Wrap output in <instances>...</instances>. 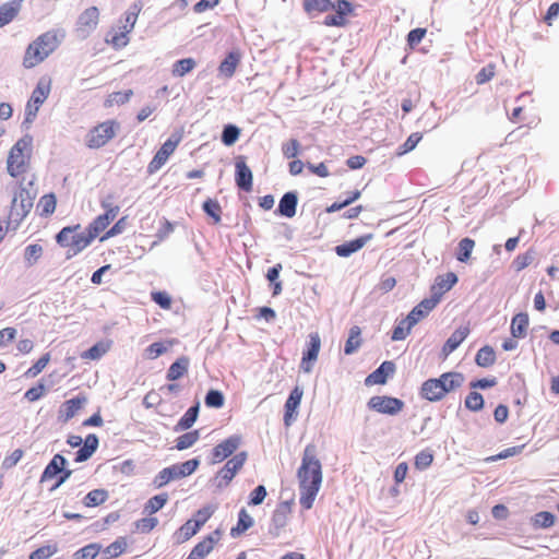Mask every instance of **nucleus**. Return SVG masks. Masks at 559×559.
I'll return each instance as SVG.
<instances>
[{
	"mask_svg": "<svg viewBox=\"0 0 559 559\" xmlns=\"http://www.w3.org/2000/svg\"><path fill=\"white\" fill-rule=\"evenodd\" d=\"M297 478L300 489L299 503L305 510H309L322 484V465L317 456V447L312 443L307 444L304 450Z\"/></svg>",
	"mask_w": 559,
	"mask_h": 559,
	"instance_id": "f257e3e1",
	"label": "nucleus"
},
{
	"mask_svg": "<svg viewBox=\"0 0 559 559\" xmlns=\"http://www.w3.org/2000/svg\"><path fill=\"white\" fill-rule=\"evenodd\" d=\"M33 138L26 134L11 147L7 160V170L11 177L16 178L26 171L29 155L24 154V151L31 148Z\"/></svg>",
	"mask_w": 559,
	"mask_h": 559,
	"instance_id": "f03ea898",
	"label": "nucleus"
},
{
	"mask_svg": "<svg viewBox=\"0 0 559 559\" xmlns=\"http://www.w3.org/2000/svg\"><path fill=\"white\" fill-rule=\"evenodd\" d=\"M34 195L29 190L20 186L17 192L11 202V210L9 213L8 227L17 229L21 222L27 216L33 207Z\"/></svg>",
	"mask_w": 559,
	"mask_h": 559,
	"instance_id": "7ed1b4c3",
	"label": "nucleus"
},
{
	"mask_svg": "<svg viewBox=\"0 0 559 559\" xmlns=\"http://www.w3.org/2000/svg\"><path fill=\"white\" fill-rule=\"evenodd\" d=\"M200 465L198 457L188 460L182 463L173 464L163 468L153 479V485L156 488L166 486L169 481L180 479L193 474Z\"/></svg>",
	"mask_w": 559,
	"mask_h": 559,
	"instance_id": "20e7f679",
	"label": "nucleus"
},
{
	"mask_svg": "<svg viewBox=\"0 0 559 559\" xmlns=\"http://www.w3.org/2000/svg\"><path fill=\"white\" fill-rule=\"evenodd\" d=\"M51 90V80L41 76L32 92L29 99L25 106V119L23 123H32L37 117L38 110L44 102L48 98Z\"/></svg>",
	"mask_w": 559,
	"mask_h": 559,
	"instance_id": "39448f33",
	"label": "nucleus"
},
{
	"mask_svg": "<svg viewBox=\"0 0 559 559\" xmlns=\"http://www.w3.org/2000/svg\"><path fill=\"white\" fill-rule=\"evenodd\" d=\"M181 140L182 133L180 131H175L170 134L150 162L147 166L148 174H154L163 167Z\"/></svg>",
	"mask_w": 559,
	"mask_h": 559,
	"instance_id": "423d86ee",
	"label": "nucleus"
},
{
	"mask_svg": "<svg viewBox=\"0 0 559 559\" xmlns=\"http://www.w3.org/2000/svg\"><path fill=\"white\" fill-rule=\"evenodd\" d=\"M248 457L247 452L241 451L229 459L226 464L221 468L215 479L218 488H224L233 480L238 471L241 469Z\"/></svg>",
	"mask_w": 559,
	"mask_h": 559,
	"instance_id": "0eeeda50",
	"label": "nucleus"
},
{
	"mask_svg": "<svg viewBox=\"0 0 559 559\" xmlns=\"http://www.w3.org/2000/svg\"><path fill=\"white\" fill-rule=\"evenodd\" d=\"M118 123L114 120L105 121L97 127L93 128L87 136V145L92 148H99L104 146L116 134Z\"/></svg>",
	"mask_w": 559,
	"mask_h": 559,
	"instance_id": "6e6552de",
	"label": "nucleus"
},
{
	"mask_svg": "<svg viewBox=\"0 0 559 559\" xmlns=\"http://www.w3.org/2000/svg\"><path fill=\"white\" fill-rule=\"evenodd\" d=\"M367 406L380 414L394 416L404 408L405 404L397 397L376 395L368 401Z\"/></svg>",
	"mask_w": 559,
	"mask_h": 559,
	"instance_id": "1a4fd4ad",
	"label": "nucleus"
},
{
	"mask_svg": "<svg viewBox=\"0 0 559 559\" xmlns=\"http://www.w3.org/2000/svg\"><path fill=\"white\" fill-rule=\"evenodd\" d=\"M99 11L96 7H90L84 10L76 21V35L81 39H85L97 27Z\"/></svg>",
	"mask_w": 559,
	"mask_h": 559,
	"instance_id": "9d476101",
	"label": "nucleus"
},
{
	"mask_svg": "<svg viewBox=\"0 0 559 559\" xmlns=\"http://www.w3.org/2000/svg\"><path fill=\"white\" fill-rule=\"evenodd\" d=\"M331 10H334V14H329L323 20L325 26L344 27L347 23L346 16L354 11V5L348 0H337L333 2Z\"/></svg>",
	"mask_w": 559,
	"mask_h": 559,
	"instance_id": "9b49d317",
	"label": "nucleus"
},
{
	"mask_svg": "<svg viewBox=\"0 0 559 559\" xmlns=\"http://www.w3.org/2000/svg\"><path fill=\"white\" fill-rule=\"evenodd\" d=\"M102 207L105 209V213L98 215L86 229L96 238L106 227L115 219L119 213V206H112L107 201H102Z\"/></svg>",
	"mask_w": 559,
	"mask_h": 559,
	"instance_id": "f8f14e48",
	"label": "nucleus"
},
{
	"mask_svg": "<svg viewBox=\"0 0 559 559\" xmlns=\"http://www.w3.org/2000/svg\"><path fill=\"white\" fill-rule=\"evenodd\" d=\"M309 340L306 344V348L302 352V358L300 368L305 372H311L313 364L318 359V355L321 348V338L319 333L312 332L309 334Z\"/></svg>",
	"mask_w": 559,
	"mask_h": 559,
	"instance_id": "ddd939ff",
	"label": "nucleus"
},
{
	"mask_svg": "<svg viewBox=\"0 0 559 559\" xmlns=\"http://www.w3.org/2000/svg\"><path fill=\"white\" fill-rule=\"evenodd\" d=\"M290 502L282 501L273 512L269 532L272 536L278 537L282 530L286 526L288 514L290 513Z\"/></svg>",
	"mask_w": 559,
	"mask_h": 559,
	"instance_id": "4468645a",
	"label": "nucleus"
},
{
	"mask_svg": "<svg viewBox=\"0 0 559 559\" xmlns=\"http://www.w3.org/2000/svg\"><path fill=\"white\" fill-rule=\"evenodd\" d=\"M241 437L233 435L215 445L212 450L213 463H219L229 457L240 445Z\"/></svg>",
	"mask_w": 559,
	"mask_h": 559,
	"instance_id": "2eb2a0df",
	"label": "nucleus"
},
{
	"mask_svg": "<svg viewBox=\"0 0 559 559\" xmlns=\"http://www.w3.org/2000/svg\"><path fill=\"white\" fill-rule=\"evenodd\" d=\"M373 238L372 234H366L360 237H357L353 240L345 241L341 245H337L334 248L335 253L341 258H348L353 253H356L360 249H362L366 243Z\"/></svg>",
	"mask_w": 559,
	"mask_h": 559,
	"instance_id": "dca6fc26",
	"label": "nucleus"
},
{
	"mask_svg": "<svg viewBox=\"0 0 559 559\" xmlns=\"http://www.w3.org/2000/svg\"><path fill=\"white\" fill-rule=\"evenodd\" d=\"M298 205V193L297 191H288L280 199L275 214L286 218H292L296 215Z\"/></svg>",
	"mask_w": 559,
	"mask_h": 559,
	"instance_id": "f3484780",
	"label": "nucleus"
},
{
	"mask_svg": "<svg viewBox=\"0 0 559 559\" xmlns=\"http://www.w3.org/2000/svg\"><path fill=\"white\" fill-rule=\"evenodd\" d=\"M395 372V364L391 360L383 361L374 371L367 376L366 385L385 384L389 377Z\"/></svg>",
	"mask_w": 559,
	"mask_h": 559,
	"instance_id": "a211bd4d",
	"label": "nucleus"
},
{
	"mask_svg": "<svg viewBox=\"0 0 559 559\" xmlns=\"http://www.w3.org/2000/svg\"><path fill=\"white\" fill-rule=\"evenodd\" d=\"M457 283V276L453 272L447 273L444 276H437L435 284L431 287V299L440 302L443 294L449 292Z\"/></svg>",
	"mask_w": 559,
	"mask_h": 559,
	"instance_id": "6ab92c4d",
	"label": "nucleus"
},
{
	"mask_svg": "<svg viewBox=\"0 0 559 559\" xmlns=\"http://www.w3.org/2000/svg\"><path fill=\"white\" fill-rule=\"evenodd\" d=\"M235 167V181L237 187L245 192H250L252 190L253 180L251 169L242 159H238Z\"/></svg>",
	"mask_w": 559,
	"mask_h": 559,
	"instance_id": "aec40b11",
	"label": "nucleus"
},
{
	"mask_svg": "<svg viewBox=\"0 0 559 559\" xmlns=\"http://www.w3.org/2000/svg\"><path fill=\"white\" fill-rule=\"evenodd\" d=\"M419 395L429 402H438L445 396L443 386L439 383L438 378H430L424 381L420 386Z\"/></svg>",
	"mask_w": 559,
	"mask_h": 559,
	"instance_id": "412c9836",
	"label": "nucleus"
},
{
	"mask_svg": "<svg viewBox=\"0 0 559 559\" xmlns=\"http://www.w3.org/2000/svg\"><path fill=\"white\" fill-rule=\"evenodd\" d=\"M437 307V300L429 298L423 299L417 306H415L411 312L406 316V321H409L411 325H416L421 319L426 318L430 311Z\"/></svg>",
	"mask_w": 559,
	"mask_h": 559,
	"instance_id": "4be33fe9",
	"label": "nucleus"
},
{
	"mask_svg": "<svg viewBox=\"0 0 559 559\" xmlns=\"http://www.w3.org/2000/svg\"><path fill=\"white\" fill-rule=\"evenodd\" d=\"M94 239L95 237L86 228L84 230L81 228L80 230L74 231V236L71 240V249L68 250L67 258L70 259L83 251Z\"/></svg>",
	"mask_w": 559,
	"mask_h": 559,
	"instance_id": "5701e85b",
	"label": "nucleus"
},
{
	"mask_svg": "<svg viewBox=\"0 0 559 559\" xmlns=\"http://www.w3.org/2000/svg\"><path fill=\"white\" fill-rule=\"evenodd\" d=\"M67 464L68 461L62 454H55L50 462L44 468V472L40 476V483L56 478L60 474V472H62L63 467L67 466Z\"/></svg>",
	"mask_w": 559,
	"mask_h": 559,
	"instance_id": "b1692460",
	"label": "nucleus"
},
{
	"mask_svg": "<svg viewBox=\"0 0 559 559\" xmlns=\"http://www.w3.org/2000/svg\"><path fill=\"white\" fill-rule=\"evenodd\" d=\"M221 535V530H215L192 548L193 552L199 556V558L204 559L213 550L215 544L218 543Z\"/></svg>",
	"mask_w": 559,
	"mask_h": 559,
	"instance_id": "393cba45",
	"label": "nucleus"
},
{
	"mask_svg": "<svg viewBox=\"0 0 559 559\" xmlns=\"http://www.w3.org/2000/svg\"><path fill=\"white\" fill-rule=\"evenodd\" d=\"M23 0H12L0 5V28L10 24L20 13Z\"/></svg>",
	"mask_w": 559,
	"mask_h": 559,
	"instance_id": "a878e982",
	"label": "nucleus"
},
{
	"mask_svg": "<svg viewBox=\"0 0 559 559\" xmlns=\"http://www.w3.org/2000/svg\"><path fill=\"white\" fill-rule=\"evenodd\" d=\"M439 383L443 386V393L447 395L450 392L461 388L464 383V376L461 372L450 371L442 373L439 378Z\"/></svg>",
	"mask_w": 559,
	"mask_h": 559,
	"instance_id": "bb28decb",
	"label": "nucleus"
},
{
	"mask_svg": "<svg viewBox=\"0 0 559 559\" xmlns=\"http://www.w3.org/2000/svg\"><path fill=\"white\" fill-rule=\"evenodd\" d=\"M469 334V329L467 326H461L456 329L445 341V343L442 346V353L444 356L450 355L453 353L467 337Z\"/></svg>",
	"mask_w": 559,
	"mask_h": 559,
	"instance_id": "cd10ccee",
	"label": "nucleus"
},
{
	"mask_svg": "<svg viewBox=\"0 0 559 559\" xmlns=\"http://www.w3.org/2000/svg\"><path fill=\"white\" fill-rule=\"evenodd\" d=\"M200 411V403L195 402L191 405L186 413L181 416V418L177 421L174 427L175 432H180L190 429L198 419Z\"/></svg>",
	"mask_w": 559,
	"mask_h": 559,
	"instance_id": "c85d7f7f",
	"label": "nucleus"
},
{
	"mask_svg": "<svg viewBox=\"0 0 559 559\" xmlns=\"http://www.w3.org/2000/svg\"><path fill=\"white\" fill-rule=\"evenodd\" d=\"M46 58V53L33 41L26 48L23 66L26 69H31L43 62Z\"/></svg>",
	"mask_w": 559,
	"mask_h": 559,
	"instance_id": "c756f323",
	"label": "nucleus"
},
{
	"mask_svg": "<svg viewBox=\"0 0 559 559\" xmlns=\"http://www.w3.org/2000/svg\"><path fill=\"white\" fill-rule=\"evenodd\" d=\"M530 319L526 312L516 313L511 321V335L513 338H523L526 336Z\"/></svg>",
	"mask_w": 559,
	"mask_h": 559,
	"instance_id": "7c9ffc66",
	"label": "nucleus"
},
{
	"mask_svg": "<svg viewBox=\"0 0 559 559\" xmlns=\"http://www.w3.org/2000/svg\"><path fill=\"white\" fill-rule=\"evenodd\" d=\"M189 358L186 356L179 357L168 368L166 379L169 381H176L183 377L188 372Z\"/></svg>",
	"mask_w": 559,
	"mask_h": 559,
	"instance_id": "2f4dec72",
	"label": "nucleus"
},
{
	"mask_svg": "<svg viewBox=\"0 0 559 559\" xmlns=\"http://www.w3.org/2000/svg\"><path fill=\"white\" fill-rule=\"evenodd\" d=\"M302 7L310 17H314L319 13L330 11L333 7V2L332 0H304Z\"/></svg>",
	"mask_w": 559,
	"mask_h": 559,
	"instance_id": "473e14b6",
	"label": "nucleus"
},
{
	"mask_svg": "<svg viewBox=\"0 0 559 559\" xmlns=\"http://www.w3.org/2000/svg\"><path fill=\"white\" fill-rule=\"evenodd\" d=\"M34 41L46 53L47 57L59 46L57 34L53 31L41 34Z\"/></svg>",
	"mask_w": 559,
	"mask_h": 559,
	"instance_id": "72a5a7b5",
	"label": "nucleus"
},
{
	"mask_svg": "<svg viewBox=\"0 0 559 559\" xmlns=\"http://www.w3.org/2000/svg\"><path fill=\"white\" fill-rule=\"evenodd\" d=\"M86 403V397L85 396H81V395H78L73 399H70L68 401H66L62 406H61V409H60V413L62 414L63 416V420L64 421H68L69 419H71L72 417H74V415L76 414V412L79 409H81V407Z\"/></svg>",
	"mask_w": 559,
	"mask_h": 559,
	"instance_id": "f704fd0d",
	"label": "nucleus"
},
{
	"mask_svg": "<svg viewBox=\"0 0 559 559\" xmlns=\"http://www.w3.org/2000/svg\"><path fill=\"white\" fill-rule=\"evenodd\" d=\"M253 519L252 516L247 512L245 508H242L238 513V521L236 526H234L230 530V536L233 538L239 537L241 534H243L246 531H248L251 526H253Z\"/></svg>",
	"mask_w": 559,
	"mask_h": 559,
	"instance_id": "c9c22d12",
	"label": "nucleus"
},
{
	"mask_svg": "<svg viewBox=\"0 0 559 559\" xmlns=\"http://www.w3.org/2000/svg\"><path fill=\"white\" fill-rule=\"evenodd\" d=\"M127 548V540L124 537H118L107 547L103 548L99 552L102 559H115L118 558Z\"/></svg>",
	"mask_w": 559,
	"mask_h": 559,
	"instance_id": "e433bc0d",
	"label": "nucleus"
},
{
	"mask_svg": "<svg viewBox=\"0 0 559 559\" xmlns=\"http://www.w3.org/2000/svg\"><path fill=\"white\" fill-rule=\"evenodd\" d=\"M240 61V56L236 51H230L224 58L219 64V72L226 78H231L236 71V68Z\"/></svg>",
	"mask_w": 559,
	"mask_h": 559,
	"instance_id": "4c0bfd02",
	"label": "nucleus"
},
{
	"mask_svg": "<svg viewBox=\"0 0 559 559\" xmlns=\"http://www.w3.org/2000/svg\"><path fill=\"white\" fill-rule=\"evenodd\" d=\"M360 328L357 325H354L349 329L348 337L346 340L345 346H344V354L345 355H353L361 345V338H360Z\"/></svg>",
	"mask_w": 559,
	"mask_h": 559,
	"instance_id": "58836bf2",
	"label": "nucleus"
},
{
	"mask_svg": "<svg viewBox=\"0 0 559 559\" xmlns=\"http://www.w3.org/2000/svg\"><path fill=\"white\" fill-rule=\"evenodd\" d=\"M495 361L496 353L491 346L485 345L480 349H478L475 357V362L477 364V366L487 368L492 366Z\"/></svg>",
	"mask_w": 559,
	"mask_h": 559,
	"instance_id": "ea45409f",
	"label": "nucleus"
},
{
	"mask_svg": "<svg viewBox=\"0 0 559 559\" xmlns=\"http://www.w3.org/2000/svg\"><path fill=\"white\" fill-rule=\"evenodd\" d=\"M168 501V493L163 492L156 496H153L147 500L144 504L143 513L146 515H152L159 511Z\"/></svg>",
	"mask_w": 559,
	"mask_h": 559,
	"instance_id": "a19ab883",
	"label": "nucleus"
},
{
	"mask_svg": "<svg viewBox=\"0 0 559 559\" xmlns=\"http://www.w3.org/2000/svg\"><path fill=\"white\" fill-rule=\"evenodd\" d=\"M240 128L233 123H227L223 127L221 141L226 146L234 145L240 136Z\"/></svg>",
	"mask_w": 559,
	"mask_h": 559,
	"instance_id": "79ce46f5",
	"label": "nucleus"
},
{
	"mask_svg": "<svg viewBox=\"0 0 559 559\" xmlns=\"http://www.w3.org/2000/svg\"><path fill=\"white\" fill-rule=\"evenodd\" d=\"M81 229V225L76 224L73 226H66L63 227L57 235H56V241L59 246L71 249V240L74 236V231H78Z\"/></svg>",
	"mask_w": 559,
	"mask_h": 559,
	"instance_id": "37998d69",
	"label": "nucleus"
},
{
	"mask_svg": "<svg viewBox=\"0 0 559 559\" xmlns=\"http://www.w3.org/2000/svg\"><path fill=\"white\" fill-rule=\"evenodd\" d=\"M475 247V241L472 238L465 237L460 240L456 251V260L460 262H467L471 258L472 251Z\"/></svg>",
	"mask_w": 559,
	"mask_h": 559,
	"instance_id": "c03bdc74",
	"label": "nucleus"
},
{
	"mask_svg": "<svg viewBox=\"0 0 559 559\" xmlns=\"http://www.w3.org/2000/svg\"><path fill=\"white\" fill-rule=\"evenodd\" d=\"M108 491L105 489H94L90 491L83 499L85 507L92 508L104 503L108 499Z\"/></svg>",
	"mask_w": 559,
	"mask_h": 559,
	"instance_id": "a18cd8bd",
	"label": "nucleus"
},
{
	"mask_svg": "<svg viewBox=\"0 0 559 559\" xmlns=\"http://www.w3.org/2000/svg\"><path fill=\"white\" fill-rule=\"evenodd\" d=\"M195 66H197V62L193 58H183V59L177 60L173 64L171 74L174 76H178V78L185 76L187 73L192 71L195 68Z\"/></svg>",
	"mask_w": 559,
	"mask_h": 559,
	"instance_id": "49530a36",
	"label": "nucleus"
},
{
	"mask_svg": "<svg viewBox=\"0 0 559 559\" xmlns=\"http://www.w3.org/2000/svg\"><path fill=\"white\" fill-rule=\"evenodd\" d=\"M102 550V545L98 543H91L86 546L78 549L73 555L72 559H95Z\"/></svg>",
	"mask_w": 559,
	"mask_h": 559,
	"instance_id": "de8ad7c7",
	"label": "nucleus"
},
{
	"mask_svg": "<svg viewBox=\"0 0 559 559\" xmlns=\"http://www.w3.org/2000/svg\"><path fill=\"white\" fill-rule=\"evenodd\" d=\"M556 516L549 511H540L532 518L534 528H549L555 524Z\"/></svg>",
	"mask_w": 559,
	"mask_h": 559,
	"instance_id": "09e8293b",
	"label": "nucleus"
},
{
	"mask_svg": "<svg viewBox=\"0 0 559 559\" xmlns=\"http://www.w3.org/2000/svg\"><path fill=\"white\" fill-rule=\"evenodd\" d=\"M200 439V431L192 430L186 432L176 439V449L179 451L193 447Z\"/></svg>",
	"mask_w": 559,
	"mask_h": 559,
	"instance_id": "8fccbe9b",
	"label": "nucleus"
},
{
	"mask_svg": "<svg viewBox=\"0 0 559 559\" xmlns=\"http://www.w3.org/2000/svg\"><path fill=\"white\" fill-rule=\"evenodd\" d=\"M302 395H304V390L300 386L296 385L290 391V393L285 402L284 409H288L289 412H297V409L300 405Z\"/></svg>",
	"mask_w": 559,
	"mask_h": 559,
	"instance_id": "3c124183",
	"label": "nucleus"
},
{
	"mask_svg": "<svg viewBox=\"0 0 559 559\" xmlns=\"http://www.w3.org/2000/svg\"><path fill=\"white\" fill-rule=\"evenodd\" d=\"M204 213L214 219V223L221 222L222 207L216 200L206 199L202 204Z\"/></svg>",
	"mask_w": 559,
	"mask_h": 559,
	"instance_id": "603ef678",
	"label": "nucleus"
},
{
	"mask_svg": "<svg viewBox=\"0 0 559 559\" xmlns=\"http://www.w3.org/2000/svg\"><path fill=\"white\" fill-rule=\"evenodd\" d=\"M464 405L471 412H479L484 408L485 401L480 393L472 391L465 397Z\"/></svg>",
	"mask_w": 559,
	"mask_h": 559,
	"instance_id": "864d4df0",
	"label": "nucleus"
},
{
	"mask_svg": "<svg viewBox=\"0 0 559 559\" xmlns=\"http://www.w3.org/2000/svg\"><path fill=\"white\" fill-rule=\"evenodd\" d=\"M225 402L224 394L219 390L211 389L207 391L204 403L211 408H221Z\"/></svg>",
	"mask_w": 559,
	"mask_h": 559,
	"instance_id": "5fc2aeb1",
	"label": "nucleus"
},
{
	"mask_svg": "<svg viewBox=\"0 0 559 559\" xmlns=\"http://www.w3.org/2000/svg\"><path fill=\"white\" fill-rule=\"evenodd\" d=\"M414 325L409 324V321H406V318L401 320L393 329L391 338L392 341H403L411 333V330Z\"/></svg>",
	"mask_w": 559,
	"mask_h": 559,
	"instance_id": "6e6d98bb",
	"label": "nucleus"
},
{
	"mask_svg": "<svg viewBox=\"0 0 559 559\" xmlns=\"http://www.w3.org/2000/svg\"><path fill=\"white\" fill-rule=\"evenodd\" d=\"M43 254V247L38 243L28 245L24 251V259L28 266L35 264Z\"/></svg>",
	"mask_w": 559,
	"mask_h": 559,
	"instance_id": "4d7b16f0",
	"label": "nucleus"
},
{
	"mask_svg": "<svg viewBox=\"0 0 559 559\" xmlns=\"http://www.w3.org/2000/svg\"><path fill=\"white\" fill-rule=\"evenodd\" d=\"M158 524V520L153 518L152 515H147L146 518H142L134 522V526L138 532L142 534H147L153 531Z\"/></svg>",
	"mask_w": 559,
	"mask_h": 559,
	"instance_id": "13d9d810",
	"label": "nucleus"
},
{
	"mask_svg": "<svg viewBox=\"0 0 559 559\" xmlns=\"http://www.w3.org/2000/svg\"><path fill=\"white\" fill-rule=\"evenodd\" d=\"M421 139H423L421 133H419V132L412 133L406 139V141L402 145L399 146L397 155H404V154L413 151L417 146V144L420 142Z\"/></svg>",
	"mask_w": 559,
	"mask_h": 559,
	"instance_id": "bf43d9fd",
	"label": "nucleus"
},
{
	"mask_svg": "<svg viewBox=\"0 0 559 559\" xmlns=\"http://www.w3.org/2000/svg\"><path fill=\"white\" fill-rule=\"evenodd\" d=\"M50 360V354L46 353L44 354L32 367L27 369L25 372V377L27 378H34L37 374H39L44 368L48 365Z\"/></svg>",
	"mask_w": 559,
	"mask_h": 559,
	"instance_id": "052dcab7",
	"label": "nucleus"
},
{
	"mask_svg": "<svg viewBox=\"0 0 559 559\" xmlns=\"http://www.w3.org/2000/svg\"><path fill=\"white\" fill-rule=\"evenodd\" d=\"M57 551H58V547L56 544L45 545V546H41V547L37 548L36 550H34L29 555V559H48L51 556H53Z\"/></svg>",
	"mask_w": 559,
	"mask_h": 559,
	"instance_id": "680f3d73",
	"label": "nucleus"
},
{
	"mask_svg": "<svg viewBox=\"0 0 559 559\" xmlns=\"http://www.w3.org/2000/svg\"><path fill=\"white\" fill-rule=\"evenodd\" d=\"M432 461V453L428 450H423L415 456V466L417 469L424 471L431 465Z\"/></svg>",
	"mask_w": 559,
	"mask_h": 559,
	"instance_id": "e2e57ef3",
	"label": "nucleus"
},
{
	"mask_svg": "<svg viewBox=\"0 0 559 559\" xmlns=\"http://www.w3.org/2000/svg\"><path fill=\"white\" fill-rule=\"evenodd\" d=\"M300 143L296 139H292L282 145V153L284 157L290 159L299 154Z\"/></svg>",
	"mask_w": 559,
	"mask_h": 559,
	"instance_id": "0e129e2a",
	"label": "nucleus"
},
{
	"mask_svg": "<svg viewBox=\"0 0 559 559\" xmlns=\"http://www.w3.org/2000/svg\"><path fill=\"white\" fill-rule=\"evenodd\" d=\"M212 514L213 509L211 507H203L199 509L194 518L191 519L193 521V525L195 527L201 528L206 523V521L212 516Z\"/></svg>",
	"mask_w": 559,
	"mask_h": 559,
	"instance_id": "69168bd1",
	"label": "nucleus"
},
{
	"mask_svg": "<svg viewBox=\"0 0 559 559\" xmlns=\"http://www.w3.org/2000/svg\"><path fill=\"white\" fill-rule=\"evenodd\" d=\"M267 495L266 488L263 485L257 486L250 493L248 504L249 506H260L263 503L265 497Z\"/></svg>",
	"mask_w": 559,
	"mask_h": 559,
	"instance_id": "338daca9",
	"label": "nucleus"
},
{
	"mask_svg": "<svg viewBox=\"0 0 559 559\" xmlns=\"http://www.w3.org/2000/svg\"><path fill=\"white\" fill-rule=\"evenodd\" d=\"M199 531L200 528L195 527L193 525V521L190 519L179 528V540L186 542L194 536Z\"/></svg>",
	"mask_w": 559,
	"mask_h": 559,
	"instance_id": "774afa93",
	"label": "nucleus"
}]
</instances>
